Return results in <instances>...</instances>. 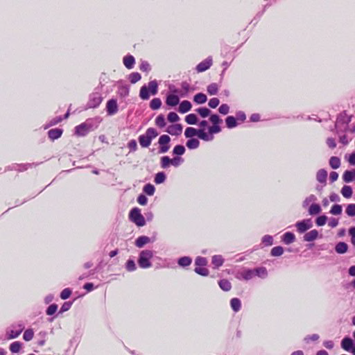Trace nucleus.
Returning <instances> with one entry per match:
<instances>
[{"label": "nucleus", "mask_w": 355, "mask_h": 355, "mask_svg": "<svg viewBox=\"0 0 355 355\" xmlns=\"http://www.w3.org/2000/svg\"><path fill=\"white\" fill-rule=\"evenodd\" d=\"M348 250V245L346 243L340 241L335 246V250L338 254H344Z\"/></svg>", "instance_id": "33"}, {"label": "nucleus", "mask_w": 355, "mask_h": 355, "mask_svg": "<svg viewBox=\"0 0 355 355\" xmlns=\"http://www.w3.org/2000/svg\"><path fill=\"white\" fill-rule=\"evenodd\" d=\"M295 241V236L293 232H286L282 236V241L286 244L289 245Z\"/></svg>", "instance_id": "23"}, {"label": "nucleus", "mask_w": 355, "mask_h": 355, "mask_svg": "<svg viewBox=\"0 0 355 355\" xmlns=\"http://www.w3.org/2000/svg\"><path fill=\"white\" fill-rule=\"evenodd\" d=\"M40 163H26V164H12L7 167L8 171H17L19 172H23L28 169L29 168L35 167Z\"/></svg>", "instance_id": "11"}, {"label": "nucleus", "mask_w": 355, "mask_h": 355, "mask_svg": "<svg viewBox=\"0 0 355 355\" xmlns=\"http://www.w3.org/2000/svg\"><path fill=\"white\" fill-rule=\"evenodd\" d=\"M89 132L84 123L76 126L75 134L80 137L86 136Z\"/></svg>", "instance_id": "25"}, {"label": "nucleus", "mask_w": 355, "mask_h": 355, "mask_svg": "<svg viewBox=\"0 0 355 355\" xmlns=\"http://www.w3.org/2000/svg\"><path fill=\"white\" fill-rule=\"evenodd\" d=\"M158 135V132L154 128H149L146 130L145 134L141 135L138 137V141L142 148H148L152 140Z\"/></svg>", "instance_id": "4"}, {"label": "nucleus", "mask_w": 355, "mask_h": 355, "mask_svg": "<svg viewBox=\"0 0 355 355\" xmlns=\"http://www.w3.org/2000/svg\"><path fill=\"white\" fill-rule=\"evenodd\" d=\"M158 92V83L156 80L148 82V85H143L140 88L139 97L142 100H148L151 95H156Z\"/></svg>", "instance_id": "2"}, {"label": "nucleus", "mask_w": 355, "mask_h": 355, "mask_svg": "<svg viewBox=\"0 0 355 355\" xmlns=\"http://www.w3.org/2000/svg\"><path fill=\"white\" fill-rule=\"evenodd\" d=\"M341 193L345 198H349L353 193L352 188L349 185H344L341 189Z\"/></svg>", "instance_id": "40"}, {"label": "nucleus", "mask_w": 355, "mask_h": 355, "mask_svg": "<svg viewBox=\"0 0 355 355\" xmlns=\"http://www.w3.org/2000/svg\"><path fill=\"white\" fill-rule=\"evenodd\" d=\"M284 253V248L282 246H275L272 248L270 255L272 257H279Z\"/></svg>", "instance_id": "49"}, {"label": "nucleus", "mask_w": 355, "mask_h": 355, "mask_svg": "<svg viewBox=\"0 0 355 355\" xmlns=\"http://www.w3.org/2000/svg\"><path fill=\"white\" fill-rule=\"evenodd\" d=\"M123 64L125 67L128 69H131L134 67L135 63V58L131 55H125L123 58Z\"/></svg>", "instance_id": "26"}, {"label": "nucleus", "mask_w": 355, "mask_h": 355, "mask_svg": "<svg viewBox=\"0 0 355 355\" xmlns=\"http://www.w3.org/2000/svg\"><path fill=\"white\" fill-rule=\"evenodd\" d=\"M230 306H231L232 309L234 312L236 313V312L239 311L241 309V302L240 299H239L237 297L232 298L230 300Z\"/></svg>", "instance_id": "32"}, {"label": "nucleus", "mask_w": 355, "mask_h": 355, "mask_svg": "<svg viewBox=\"0 0 355 355\" xmlns=\"http://www.w3.org/2000/svg\"><path fill=\"white\" fill-rule=\"evenodd\" d=\"M153 257V252L150 250H144L140 252L138 257V265L140 268L146 269L151 267V259Z\"/></svg>", "instance_id": "5"}, {"label": "nucleus", "mask_w": 355, "mask_h": 355, "mask_svg": "<svg viewBox=\"0 0 355 355\" xmlns=\"http://www.w3.org/2000/svg\"><path fill=\"white\" fill-rule=\"evenodd\" d=\"M155 124L159 128H164L166 125L165 117L163 114L158 115L155 119Z\"/></svg>", "instance_id": "58"}, {"label": "nucleus", "mask_w": 355, "mask_h": 355, "mask_svg": "<svg viewBox=\"0 0 355 355\" xmlns=\"http://www.w3.org/2000/svg\"><path fill=\"white\" fill-rule=\"evenodd\" d=\"M224 263V259L221 255H214L211 258V263L214 268H218L222 266Z\"/></svg>", "instance_id": "28"}, {"label": "nucleus", "mask_w": 355, "mask_h": 355, "mask_svg": "<svg viewBox=\"0 0 355 355\" xmlns=\"http://www.w3.org/2000/svg\"><path fill=\"white\" fill-rule=\"evenodd\" d=\"M171 164V159L168 156H164L161 158V167L167 168Z\"/></svg>", "instance_id": "60"}, {"label": "nucleus", "mask_w": 355, "mask_h": 355, "mask_svg": "<svg viewBox=\"0 0 355 355\" xmlns=\"http://www.w3.org/2000/svg\"><path fill=\"white\" fill-rule=\"evenodd\" d=\"M192 105L190 101L184 100L180 103L178 112L184 114L191 110Z\"/></svg>", "instance_id": "24"}, {"label": "nucleus", "mask_w": 355, "mask_h": 355, "mask_svg": "<svg viewBox=\"0 0 355 355\" xmlns=\"http://www.w3.org/2000/svg\"><path fill=\"white\" fill-rule=\"evenodd\" d=\"M130 87L128 85H119L118 87L117 94L119 96L125 98L129 95Z\"/></svg>", "instance_id": "30"}, {"label": "nucleus", "mask_w": 355, "mask_h": 355, "mask_svg": "<svg viewBox=\"0 0 355 355\" xmlns=\"http://www.w3.org/2000/svg\"><path fill=\"white\" fill-rule=\"evenodd\" d=\"M207 91L209 95H216L218 91V86L216 83H211L207 86Z\"/></svg>", "instance_id": "52"}, {"label": "nucleus", "mask_w": 355, "mask_h": 355, "mask_svg": "<svg viewBox=\"0 0 355 355\" xmlns=\"http://www.w3.org/2000/svg\"><path fill=\"white\" fill-rule=\"evenodd\" d=\"M58 305L56 304H50L46 310V314L49 316L55 315L58 311Z\"/></svg>", "instance_id": "54"}, {"label": "nucleus", "mask_w": 355, "mask_h": 355, "mask_svg": "<svg viewBox=\"0 0 355 355\" xmlns=\"http://www.w3.org/2000/svg\"><path fill=\"white\" fill-rule=\"evenodd\" d=\"M84 123L89 132L94 130L98 127V125L94 122V119H89L86 120L84 122Z\"/></svg>", "instance_id": "48"}, {"label": "nucleus", "mask_w": 355, "mask_h": 355, "mask_svg": "<svg viewBox=\"0 0 355 355\" xmlns=\"http://www.w3.org/2000/svg\"><path fill=\"white\" fill-rule=\"evenodd\" d=\"M103 101V97L100 92H94L89 94V100L85 110L97 108Z\"/></svg>", "instance_id": "9"}, {"label": "nucleus", "mask_w": 355, "mask_h": 355, "mask_svg": "<svg viewBox=\"0 0 355 355\" xmlns=\"http://www.w3.org/2000/svg\"><path fill=\"white\" fill-rule=\"evenodd\" d=\"M192 259L190 257L184 256L178 259V264L182 268H186L191 265Z\"/></svg>", "instance_id": "27"}, {"label": "nucleus", "mask_w": 355, "mask_h": 355, "mask_svg": "<svg viewBox=\"0 0 355 355\" xmlns=\"http://www.w3.org/2000/svg\"><path fill=\"white\" fill-rule=\"evenodd\" d=\"M129 219L138 227H143L146 225L145 217L141 214L140 209L132 208L129 213Z\"/></svg>", "instance_id": "7"}, {"label": "nucleus", "mask_w": 355, "mask_h": 355, "mask_svg": "<svg viewBox=\"0 0 355 355\" xmlns=\"http://www.w3.org/2000/svg\"><path fill=\"white\" fill-rule=\"evenodd\" d=\"M185 147L183 145H176L173 150V154L177 156H181L185 153Z\"/></svg>", "instance_id": "45"}, {"label": "nucleus", "mask_w": 355, "mask_h": 355, "mask_svg": "<svg viewBox=\"0 0 355 355\" xmlns=\"http://www.w3.org/2000/svg\"><path fill=\"white\" fill-rule=\"evenodd\" d=\"M22 346V343L19 341H15L10 345V350L12 353H18Z\"/></svg>", "instance_id": "47"}, {"label": "nucleus", "mask_w": 355, "mask_h": 355, "mask_svg": "<svg viewBox=\"0 0 355 355\" xmlns=\"http://www.w3.org/2000/svg\"><path fill=\"white\" fill-rule=\"evenodd\" d=\"M196 111L202 118H206L208 116H209V115L211 116V111L209 108H207L206 107H199Z\"/></svg>", "instance_id": "44"}, {"label": "nucleus", "mask_w": 355, "mask_h": 355, "mask_svg": "<svg viewBox=\"0 0 355 355\" xmlns=\"http://www.w3.org/2000/svg\"><path fill=\"white\" fill-rule=\"evenodd\" d=\"M327 171L324 169H320L316 173V180L318 182L325 186L327 184Z\"/></svg>", "instance_id": "19"}, {"label": "nucleus", "mask_w": 355, "mask_h": 355, "mask_svg": "<svg viewBox=\"0 0 355 355\" xmlns=\"http://www.w3.org/2000/svg\"><path fill=\"white\" fill-rule=\"evenodd\" d=\"M330 213L333 215H340L342 213V206L338 204L334 205L331 208Z\"/></svg>", "instance_id": "62"}, {"label": "nucleus", "mask_w": 355, "mask_h": 355, "mask_svg": "<svg viewBox=\"0 0 355 355\" xmlns=\"http://www.w3.org/2000/svg\"><path fill=\"white\" fill-rule=\"evenodd\" d=\"M167 119L171 123H175L180 120V117L175 112H171L168 114Z\"/></svg>", "instance_id": "64"}, {"label": "nucleus", "mask_w": 355, "mask_h": 355, "mask_svg": "<svg viewBox=\"0 0 355 355\" xmlns=\"http://www.w3.org/2000/svg\"><path fill=\"white\" fill-rule=\"evenodd\" d=\"M212 65V58L211 56H209L203 61L200 62L196 67V69L198 72H203L207 70Z\"/></svg>", "instance_id": "15"}, {"label": "nucleus", "mask_w": 355, "mask_h": 355, "mask_svg": "<svg viewBox=\"0 0 355 355\" xmlns=\"http://www.w3.org/2000/svg\"><path fill=\"white\" fill-rule=\"evenodd\" d=\"M118 110L119 109L116 99L111 98L108 100L106 103V112L107 115H114L117 113Z\"/></svg>", "instance_id": "14"}, {"label": "nucleus", "mask_w": 355, "mask_h": 355, "mask_svg": "<svg viewBox=\"0 0 355 355\" xmlns=\"http://www.w3.org/2000/svg\"><path fill=\"white\" fill-rule=\"evenodd\" d=\"M254 276L265 279L268 276V270L265 267H259L254 269Z\"/></svg>", "instance_id": "34"}, {"label": "nucleus", "mask_w": 355, "mask_h": 355, "mask_svg": "<svg viewBox=\"0 0 355 355\" xmlns=\"http://www.w3.org/2000/svg\"><path fill=\"white\" fill-rule=\"evenodd\" d=\"M321 207L319 204L313 203L309 208L310 215H316L321 212Z\"/></svg>", "instance_id": "41"}, {"label": "nucleus", "mask_w": 355, "mask_h": 355, "mask_svg": "<svg viewBox=\"0 0 355 355\" xmlns=\"http://www.w3.org/2000/svg\"><path fill=\"white\" fill-rule=\"evenodd\" d=\"M185 121L189 125H196L198 122V118L196 114H189L185 117Z\"/></svg>", "instance_id": "39"}, {"label": "nucleus", "mask_w": 355, "mask_h": 355, "mask_svg": "<svg viewBox=\"0 0 355 355\" xmlns=\"http://www.w3.org/2000/svg\"><path fill=\"white\" fill-rule=\"evenodd\" d=\"M295 226L299 233L302 234L312 227L313 223L311 218L304 219L296 223Z\"/></svg>", "instance_id": "13"}, {"label": "nucleus", "mask_w": 355, "mask_h": 355, "mask_svg": "<svg viewBox=\"0 0 355 355\" xmlns=\"http://www.w3.org/2000/svg\"><path fill=\"white\" fill-rule=\"evenodd\" d=\"M170 141L171 138L167 135H162L159 137L158 140V144H159V153H165L169 150Z\"/></svg>", "instance_id": "12"}, {"label": "nucleus", "mask_w": 355, "mask_h": 355, "mask_svg": "<svg viewBox=\"0 0 355 355\" xmlns=\"http://www.w3.org/2000/svg\"><path fill=\"white\" fill-rule=\"evenodd\" d=\"M161 105H162V101L159 98H155L152 99L150 103V107L153 110H158L159 108H160Z\"/></svg>", "instance_id": "46"}, {"label": "nucleus", "mask_w": 355, "mask_h": 355, "mask_svg": "<svg viewBox=\"0 0 355 355\" xmlns=\"http://www.w3.org/2000/svg\"><path fill=\"white\" fill-rule=\"evenodd\" d=\"M141 76L138 72H132L129 75L128 80L132 84H135L140 80Z\"/></svg>", "instance_id": "51"}, {"label": "nucleus", "mask_w": 355, "mask_h": 355, "mask_svg": "<svg viewBox=\"0 0 355 355\" xmlns=\"http://www.w3.org/2000/svg\"><path fill=\"white\" fill-rule=\"evenodd\" d=\"M352 116L348 115L346 111L340 112L336 118L335 130L337 135L345 133L349 130V123Z\"/></svg>", "instance_id": "1"}, {"label": "nucleus", "mask_w": 355, "mask_h": 355, "mask_svg": "<svg viewBox=\"0 0 355 355\" xmlns=\"http://www.w3.org/2000/svg\"><path fill=\"white\" fill-rule=\"evenodd\" d=\"M209 121L212 123V125L208 127V132H207L208 135L214 136V134L221 131L220 123L223 122V120L218 114H211L209 117Z\"/></svg>", "instance_id": "8"}, {"label": "nucleus", "mask_w": 355, "mask_h": 355, "mask_svg": "<svg viewBox=\"0 0 355 355\" xmlns=\"http://www.w3.org/2000/svg\"><path fill=\"white\" fill-rule=\"evenodd\" d=\"M180 96L178 94H167L166 104L170 107H175L180 103Z\"/></svg>", "instance_id": "17"}, {"label": "nucleus", "mask_w": 355, "mask_h": 355, "mask_svg": "<svg viewBox=\"0 0 355 355\" xmlns=\"http://www.w3.org/2000/svg\"><path fill=\"white\" fill-rule=\"evenodd\" d=\"M63 130L61 128H53L51 129L48 131V137L49 138L54 141L60 138L62 135Z\"/></svg>", "instance_id": "22"}, {"label": "nucleus", "mask_w": 355, "mask_h": 355, "mask_svg": "<svg viewBox=\"0 0 355 355\" xmlns=\"http://www.w3.org/2000/svg\"><path fill=\"white\" fill-rule=\"evenodd\" d=\"M194 271L198 275H200L203 277H207L209 275V270L204 266L202 267H196Z\"/></svg>", "instance_id": "56"}, {"label": "nucleus", "mask_w": 355, "mask_h": 355, "mask_svg": "<svg viewBox=\"0 0 355 355\" xmlns=\"http://www.w3.org/2000/svg\"><path fill=\"white\" fill-rule=\"evenodd\" d=\"M329 165L333 169H337L340 166V159L338 157L333 156L329 159Z\"/></svg>", "instance_id": "43"}, {"label": "nucleus", "mask_w": 355, "mask_h": 355, "mask_svg": "<svg viewBox=\"0 0 355 355\" xmlns=\"http://www.w3.org/2000/svg\"><path fill=\"white\" fill-rule=\"evenodd\" d=\"M262 244L264 246H270L273 244V237L270 235H265L261 239Z\"/></svg>", "instance_id": "55"}, {"label": "nucleus", "mask_w": 355, "mask_h": 355, "mask_svg": "<svg viewBox=\"0 0 355 355\" xmlns=\"http://www.w3.org/2000/svg\"><path fill=\"white\" fill-rule=\"evenodd\" d=\"M166 178V175L164 172H159L155 176V182L157 184L163 183Z\"/></svg>", "instance_id": "50"}, {"label": "nucleus", "mask_w": 355, "mask_h": 355, "mask_svg": "<svg viewBox=\"0 0 355 355\" xmlns=\"http://www.w3.org/2000/svg\"><path fill=\"white\" fill-rule=\"evenodd\" d=\"M186 146L189 149H196L200 146V141L198 139L191 138L187 140Z\"/></svg>", "instance_id": "35"}, {"label": "nucleus", "mask_w": 355, "mask_h": 355, "mask_svg": "<svg viewBox=\"0 0 355 355\" xmlns=\"http://www.w3.org/2000/svg\"><path fill=\"white\" fill-rule=\"evenodd\" d=\"M225 123H226L227 128H228L230 129L234 128L236 127L238 125L236 119L233 116H228L225 119Z\"/></svg>", "instance_id": "37"}, {"label": "nucleus", "mask_w": 355, "mask_h": 355, "mask_svg": "<svg viewBox=\"0 0 355 355\" xmlns=\"http://www.w3.org/2000/svg\"><path fill=\"white\" fill-rule=\"evenodd\" d=\"M125 269L128 272H133L137 269V266L133 259H128L125 263Z\"/></svg>", "instance_id": "59"}, {"label": "nucleus", "mask_w": 355, "mask_h": 355, "mask_svg": "<svg viewBox=\"0 0 355 355\" xmlns=\"http://www.w3.org/2000/svg\"><path fill=\"white\" fill-rule=\"evenodd\" d=\"M184 136L187 138L191 139L194 136H197L199 139L205 141H210L214 139V136L208 135L204 129H196L193 127H188L184 131Z\"/></svg>", "instance_id": "3"}, {"label": "nucleus", "mask_w": 355, "mask_h": 355, "mask_svg": "<svg viewBox=\"0 0 355 355\" xmlns=\"http://www.w3.org/2000/svg\"><path fill=\"white\" fill-rule=\"evenodd\" d=\"M196 267L205 266L207 264V260L205 257H197L195 259Z\"/></svg>", "instance_id": "61"}, {"label": "nucleus", "mask_w": 355, "mask_h": 355, "mask_svg": "<svg viewBox=\"0 0 355 355\" xmlns=\"http://www.w3.org/2000/svg\"><path fill=\"white\" fill-rule=\"evenodd\" d=\"M346 214L350 216H355V204H349L345 209Z\"/></svg>", "instance_id": "63"}, {"label": "nucleus", "mask_w": 355, "mask_h": 355, "mask_svg": "<svg viewBox=\"0 0 355 355\" xmlns=\"http://www.w3.org/2000/svg\"><path fill=\"white\" fill-rule=\"evenodd\" d=\"M345 182L349 183L355 180V168L352 170H346L343 175Z\"/></svg>", "instance_id": "20"}, {"label": "nucleus", "mask_w": 355, "mask_h": 355, "mask_svg": "<svg viewBox=\"0 0 355 355\" xmlns=\"http://www.w3.org/2000/svg\"><path fill=\"white\" fill-rule=\"evenodd\" d=\"M150 241V239L147 236H139L135 241V245L138 248L144 247L146 243Z\"/></svg>", "instance_id": "31"}, {"label": "nucleus", "mask_w": 355, "mask_h": 355, "mask_svg": "<svg viewBox=\"0 0 355 355\" xmlns=\"http://www.w3.org/2000/svg\"><path fill=\"white\" fill-rule=\"evenodd\" d=\"M168 134L173 136H179L182 132V125L180 123L170 125L166 130Z\"/></svg>", "instance_id": "16"}, {"label": "nucleus", "mask_w": 355, "mask_h": 355, "mask_svg": "<svg viewBox=\"0 0 355 355\" xmlns=\"http://www.w3.org/2000/svg\"><path fill=\"white\" fill-rule=\"evenodd\" d=\"M73 304V302H71V301H67V302H64L60 309L59 310V311L58 312L57 314H55V315H53V317L50 318L48 319V321L51 322L53 321V320L55 319V318H56L59 314H61L65 311H67L68 310H69Z\"/></svg>", "instance_id": "18"}, {"label": "nucleus", "mask_w": 355, "mask_h": 355, "mask_svg": "<svg viewBox=\"0 0 355 355\" xmlns=\"http://www.w3.org/2000/svg\"><path fill=\"white\" fill-rule=\"evenodd\" d=\"M34 336V331L32 329H26L23 334V338L26 341H30Z\"/></svg>", "instance_id": "57"}, {"label": "nucleus", "mask_w": 355, "mask_h": 355, "mask_svg": "<svg viewBox=\"0 0 355 355\" xmlns=\"http://www.w3.org/2000/svg\"><path fill=\"white\" fill-rule=\"evenodd\" d=\"M143 191L147 195L153 196L155 193V188L153 184L148 183L144 187Z\"/></svg>", "instance_id": "53"}, {"label": "nucleus", "mask_w": 355, "mask_h": 355, "mask_svg": "<svg viewBox=\"0 0 355 355\" xmlns=\"http://www.w3.org/2000/svg\"><path fill=\"white\" fill-rule=\"evenodd\" d=\"M24 329V325L22 323H19L16 325H12L10 329L6 331V337L8 339H14L17 338Z\"/></svg>", "instance_id": "10"}, {"label": "nucleus", "mask_w": 355, "mask_h": 355, "mask_svg": "<svg viewBox=\"0 0 355 355\" xmlns=\"http://www.w3.org/2000/svg\"><path fill=\"white\" fill-rule=\"evenodd\" d=\"M354 341L349 337L344 338L341 341V347L347 352H351L354 347Z\"/></svg>", "instance_id": "21"}, {"label": "nucleus", "mask_w": 355, "mask_h": 355, "mask_svg": "<svg viewBox=\"0 0 355 355\" xmlns=\"http://www.w3.org/2000/svg\"><path fill=\"white\" fill-rule=\"evenodd\" d=\"M218 285L223 291L226 292L230 291L232 288V284L230 282L226 279H220L218 282Z\"/></svg>", "instance_id": "36"}, {"label": "nucleus", "mask_w": 355, "mask_h": 355, "mask_svg": "<svg viewBox=\"0 0 355 355\" xmlns=\"http://www.w3.org/2000/svg\"><path fill=\"white\" fill-rule=\"evenodd\" d=\"M169 94H178L181 98L187 96L191 90H193L187 81L181 83V89L177 88L174 85L168 86Z\"/></svg>", "instance_id": "6"}, {"label": "nucleus", "mask_w": 355, "mask_h": 355, "mask_svg": "<svg viewBox=\"0 0 355 355\" xmlns=\"http://www.w3.org/2000/svg\"><path fill=\"white\" fill-rule=\"evenodd\" d=\"M207 100V96L201 92L196 94L193 97V101L197 104H203Z\"/></svg>", "instance_id": "38"}, {"label": "nucleus", "mask_w": 355, "mask_h": 355, "mask_svg": "<svg viewBox=\"0 0 355 355\" xmlns=\"http://www.w3.org/2000/svg\"><path fill=\"white\" fill-rule=\"evenodd\" d=\"M63 120L62 116H58L51 119L45 125L44 129H47L51 126L55 125Z\"/></svg>", "instance_id": "42"}, {"label": "nucleus", "mask_w": 355, "mask_h": 355, "mask_svg": "<svg viewBox=\"0 0 355 355\" xmlns=\"http://www.w3.org/2000/svg\"><path fill=\"white\" fill-rule=\"evenodd\" d=\"M318 236V232L316 230H311L304 235V241H313Z\"/></svg>", "instance_id": "29"}]
</instances>
